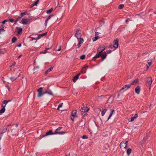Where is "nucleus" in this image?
Wrapping results in <instances>:
<instances>
[{"label":"nucleus","instance_id":"nucleus-1","mask_svg":"<svg viewBox=\"0 0 156 156\" xmlns=\"http://www.w3.org/2000/svg\"><path fill=\"white\" fill-rule=\"evenodd\" d=\"M105 49V46H100L98 49V53L94 56L93 59L95 60L97 58H99L101 55V52L103 51Z\"/></svg>","mask_w":156,"mask_h":156},{"label":"nucleus","instance_id":"nucleus-2","mask_svg":"<svg viewBox=\"0 0 156 156\" xmlns=\"http://www.w3.org/2000/svg\"><path fill=\"white\" fill-rule=\"evenodd\" d=\"M76 112L77 111L76 110H74L71 113V118L73 121H74V118H77V117Z\"/></svg>","mask_w":156,"mask_h":156},{"label":"nucleus","instance_id":"nucleus-3","mask_svg":"<svg viewBox=\"0 0 156 156\" xmlns=\"http://www.w3.org/2000/svg\"><path fill=\"white\" fill-rule=\"evenodd\" d=\"M62 127H58L57 129H55V132L53 133L54 134H58L59 135L61 134H63L65 133V132H59V130H61L62 129Z\"/></svg>","mask_w":156,"mask_h":156},{"label":"nucleus","instance_id":"nucleus-4","mask_svg":"<svg viewBox=\"0 0 156 156\" xmlns=\"http://www.w3.org/2000/svg\"><path fill=\"white\" fill-rule=\"evenodd\" d=\"M146 84L147 86L149 87V89H150V86L151 85L152 83V79L151 77H147L146 80Z\"/></svg>","mask_w":156,"mask_h":156},{"label":"nucleus","instance_id":"nucleus-5","mask_svg":"<svg viewBox=\"0 0 156 156\" xmlns=\"http://www.w3.org/2000/svg\"><path fill=\"white\" fill-rule=\"evenodd\" d=\"M43 88L42 87H41L37 90V91L38 92L37 97L39 98L41 97L43 95L45 94L44 92H43Z\"/></svg>","mask_w":156,"mask_h":156},{"label":"nucleus","instance_id":"nucleus-6","mask_svg":"<svg viewBox=\"0 0 156 156\" xmlns=\"http://www.w3.org/2000/svg\"><path fill=\"white\" fill-rule=\"evenodd\" d=\"M127 143L128 141H122L120 144V147L121 148H125L127 146Z\"/></svg>","mask_w":156,"mask_h":156},{"label":"nucleus","instance_id":"nucleus-7","mask_svg":"<svg viewBox=\"0 0 156 156\" xmlns=\"http://www.w3.org/2000/svg\"><path fill=\"white\" fill-rule=\"evenodd\" d=\"M119 40L117 39L114 40L113 41V46L114 48V50L118 48L119 45L118 44Z\"/></svg>","mask_w":156,"mask_h":156},{"label":"nucleus","instance_id":"nucleus-8","mask_svg":"<svg viewBox=\"0 0 156 156\" xmlns=\"http://www.w3.org/2000/svg\"><path fill=\"white\" fill-rule=\"evenodd\" d=\"M131 84H128V85H126L124 86L120 90V92H122V91L123 90H124V91H125L126 90L128 89V88H130L131 86Z\"/></svg>","mask_w":156,"mask_h":156},{"label":"nucleus","instance_id":"nucleus-9","mask_svg":"<svg viewBox=\"0 0 156 156\" xmlns=\"http://www.w3.org/2000/svg\"><path fill=\"white\" fill-rule=\"evenodd\" d=\"M9 126V125H7V126H4L3 128L2 132L0 133V134L3 136V134L4 133H5L8 127Z\"/></svg>","mask_w":156,"mask_h":156},{"label":"nucleus","instance_id":"nucleus-10","mask_svg":"<svg viewBox=\"0 0 156 156\" xmlns=\"http://www.w3.org/2000/svg\"><path fill=\"white\" fill-rule=\"evenodd\" d=\"M102 58L101 62H102L103 60L106 58L107 56L106 53L105 52H104L102 54L101 53V55L100 56Z\"/></svg>","mask_w":156,"mask_h":156},{"label":"nucleus","instance_id":"nucleus-11","mask_svg":"<svg viewBox=\"0 0 156 156\" xmlns=\"http://www.w3.org/2000/svg\"><path fill=\"white\" fill-rule=\"evenodd\" d=\"M80 34V30H77L75 34V36L78 39L81 36Z\"/></svg>","mask_w":156,"mask_h":156},{"label":"nucleus","instance_id":"nucleus-12","mask_svg":"<svg viewBox=\"0 0 156 156\" xmlns=\"http://www.w3.org/2000/svg\"><path fill=\"white\" fill-rule=\"evenodd\" d=\"M19 75H17L16 76H13L9 77V79L12 81L15 80L19 77Z\"/></svg>","mask_w":156,"mask_h":156},{"label":"nucleus","instance_id":"nucleus-13","mask_svg":"<svg viewBox=\"0 0 156 156\" xmlns=\"http://www.w3.org/2000/svg\"><path fill=\"white\" fill-rule=\"evenodd\" d=\"M95 37H93V38H92L93 41H96L99 38V37L98 36L99 34L97 32H95Z\"/></svg>","mask_w":156,"mask_h":156},{"label":"nucleus","instance_id":"nucleus-14","mask_svg":"<svg viewBox=\"0 0 156 156\" xmlns=\"http://www.w3.org/2000/svg\"><path fill=\"white\" fill-rule=\"evenodd\" d=\"M84 108V107H83V108H81V109H79V110H80L81 112H83L84 113V115H85L86 114L87 112L88 111L89 108H87L86 109H85Z\"/></svg>","mask_w":156,"mask_h":156},{"label":"nucleus","instance_id":"nucleus-15","mask_svg":"<svg viewBox=\"0 0 156 156\" xmlns=\"http://www.w3.org/2000/svg\"><path fill=\"white\" fill-rule=\"evenodd\" d=\"M29 20L27 19H23L21 20V23L23 25L27 24Z\"/></svg>","mask_w":156,"mask_h":156},{"label":"nucleus","instance_id":"nucleus-16","mask_svg":"<svg viewBox=\"0 0 156 156\" xmlns=\"http://www.w3.org/2000/svg\"><path fill=\"white\" fill-rule=\"evenodd\" d=\"M140 87L138 86L135 89V91L136 94H139L140 91Z\"/></svg>","mask_w":156,"mask_h":156},{"label":"nucleus","instance_id":"nucleus-17","mask_svg":"<svg viewBox=\"0 0 156 156\" xmlns=\"http://www.w3.org/2000/svg\"><path fill=\"white\" fill-rule=\"evenodd\" d=\"M53 16V15H49V16L46 19V20H45L44 24L46 26L47 25V24L48 23V21L50 19V18Z\"/></svg>","mask_w":156,"mask_h":156},{"label":"nucleus","instance_id":"nucleus-18","mask_svg":"<svg viewBox=\"0 0 156 156\" xmlns=\"http://www.w3.org/2000/svg\"><path fill=\"white\" fill-rule=\"evenodd\" d=\"M138 117V115L137 114H135L133 116V115H132L131 119L130 121L132 122L133 121H134L135 119L136 118H137Z\"/></svg>","mask_w":156,"mask_h":156},{"label":"nucleus","instance_id":"nucleus-19","mask_svg":"<svg viewBox=\"0 0 156 156\" xmlns=\"http://www.w3.org/2000/svg\"><path fill=\"white\" fill-rule=\"evenodd\" d=\"M1 23H0V25H1L2 26L0 27V34H1L2 33L4 32L5 30L4 29V27L3 25L1 24Z\"/></svg>","mask_w":156,"mask_h":156},{"label":"nucleus","instance_id":"nucleus-20","mask_svg":"<svg viewBox=\"0 0 156 156\" xmlns=\"http://www.w3.org/2000/svg\"><path fill=\"white\" fill-rule=\"evenodd\" d=\"M47 34V33H45L42 34H38V36L37 37V39H38L41 38V37L45 36Z\"/></svg>","mask_w":156,"mask_h":156},{"label":"nucleus","instance_id":"nucleus-21","mask_svg":"<svg viewBox=\"0 0 156 156\" xmlns=\"http://www.w3.org/2000/svg\"><path fill=\"white\" fill-rule=\"evenodd\" d=\"M2 107L3 108H2L0 110V113L1 114L4 113L5 111V105L3 106V104L2 105Z\"/></svg>","mask_w":156,"mask_h":156},{"label":"nucleus","instance_id":"nucleus-22","mask_svg":"<svg viewBox=\"0 0 156 156\" xmlns=\"http://www.w3.org/2000/svg\"><path fill=\"white\" fill-rule=\"evenodd\" d=\"M39 0H37L33 4L31 5H30V7L31 8L33 7L34 6H36L37 5Z\"/></svg>","mask_w":156,"mask_h":156},{"label":"nucleus","instance_id":"nucleus-23","mask_svg":"<svg viewBox=\"0 0 156 156\" xmlns=\"http://www.w3.org/2000/svg\"><path fill=\"white\" fill-rule=\"evenodd\" d=\"M132 149L131 148H128L126 151L127 154L128 156H129L131 153L132 152Z\"/></svg>","mask_w":156,"mask_h":156},{"label":"nucleus","instance_id":"nucleus-24","mask_svg":"<svg viewBox=\"0 0 156 156\" xmlns=\"http://www.w3.org/2000/svg\"><path fill=\"white\" fill-rule=\"evenodd\" d=\"M53 133H52V131L51 130H49L48 132H47L46 133L45 135L44 136H46L49 135H50L54 134Z\"/></svg>","mask_w":156,"mask_h":156},{"label":"nucleus","instance_id":"nucleus-25","mask_svg":"<svg viewBox=\"0 0 156 156\" xmlns=\"http://www.w3.org/2000/svg\"><path fill=\"white\" fill-rule=\"evenodd\" d=\"M44 93L45 94H50L51 95H53V94L52 91H51L50 90H49L48 91H46L44 92Z\"/></svg>","mask_w":156,"mask_h":156},{"label":"nucleus","instance_id":"nucleus-26","mask_svg":"<svg viewBox=\"0 0 156 156\" xmlns=\"http://www.w3.org/2000/svg\"><path fill=\"white\" fill-rule=\"evenodd\" d=\"M53 69V67H51L48 69L47 70L45 71V74H47L48 73L50 72L52 69Z\"/></svg>","mask_w":156,"mask_h":156},{"label":"nucleus","instance_id":"nucleus-27","mask_svg":"<svg viewBox=\"0 0 156 156\" xmlns=\"http://www.w3.org/2000/svg\"><path fill=\"white\" fill-rule=\"evenodd\" d=\"M26 13V12H23V13H21V16L19 17L16 20V21L15 22V23H16V22H17V21L19 20V19H20V18L21 17H23V15H25Z\"/></svg>","mask_w":156,"mask_h":156},{"label":"nucleus","instance_id":"nucleus-28","mask_svg":"<svg viewBox=\"0 0 156 156\" xmlns=\"http://www.w3.org/2000/svg\"><path fill=\"white\" fill-rule=\"evenodd\" d=\"M138 82V80L137 79H136L133 81L131 83L132 85H134L137 83Z\"/></svg>","mask_w":156,"mask_h":156},{"label":"nucleus","instance_id":"nucleus-29","mask_svg":"<svg viewBox=\"0 0 156 156\" xmlns=\"http://www.w3.org/2000/svg\"><path fill=\"white\" fill-rule=\"evenodd\" d=\"M115 112V110H112V111L111 112L108 118V119L107 120H108L111 118V117L112 116V114Z\"/></svg>","mask_w":156,"mask_h":156},{"label":"nucleus","instance_id":"nucleus-30","mask_svg":"<svg viewBox=\"0 0 156 156\" xmlns=\"http://www.w3.org/2000/svg\"><path fill=\"white\" fill-rule=\"evenodd\" d=\"M83 39L82 38H80V40L78 41V43L81 44L83 43Z\"/></svg>","mask_w":156,"mask_h":156},{"label":"nucleus","instance_id":"nucleus-31","mask_svg":"<svg viewBox=\"0 0 156 156\" xmlns=\"http://www.w3.org/2000/svg\"><path fill=\"white\" fill-rule=\"evenodd\" d=\"M50 48H46L45 50L44 51H42L40 52V54L41 53H43V54H45L46 53L48 52H49L48 51H47V50L49 49Z\"/></svg>","mask_w":156,"mask_h":156},{"label":"nucleus","instance_id":"nucleus-32","mask_svg":"<svg viewBox=\"0 0 156 156\" xmlns=\"http://www.w3.org/2000/svg\"><path fill=\"white\" fill-rule=\"evenodd\" d=\"M151 61L149 62V60L148 61V62H147L148 65H147V69H148L149 67L151 65Z\"/></svg>","mask_w":156,"mask_h":156},{"label":"nucleus","instance_id":"nucleus-33","mask_svg":"<svg viewBox=\"0 0 156 156\" xmlns=\"http://www.w3.org/2000/svg\"><path fill=\"white\" fill-rule=\"evenodd\" d=\"M53 10L52 8H51L50 9L47 11L46 13L48 14H50L51 13Z\"/></svg>","mask_w":156,"mask_h":156},{"label":"nucleus","instance_id":"nucleus-34","mask_svg":"<svg viewBox=\"0 0 156 156\" xmlns=\"http://www.w3.org/2000/svg\"><path fill=\"white\" fill-rule=\"evenodd\" d=\"M107 111L106 109H104L102 111H101V115L102 116H103L105 115V113Z\"/></svg>","mask_w":156,"mask_h":156},{"label":"nucleus","instance_id":"nucleus-35","mask_svg":"<svg viewBox=\"0 0 156 156\" xmlns=\"http://www.w3.org/2000/svg\"><path fill=\"white\" fill-rule=\"evenodd\" d=\"M22 28H19L17 30V33L19 34H20L22 33Z\"/></svg>","mask_w":156,"mask_h":156},{"label":"nucleus","instance_id":"nucleus-36","mask_svg":"<svg viewBox=\"0 0 156 156\" xmlns=\"http://www.w3.org/2000/svg\"><path fill=\"white\" fill-rule=\"evenodd\" d=\"M17 40V38L16 37H13L12 40V43L15 42Z\"/></svg>","mask_w":156,"mask_h":156},{"label":"nucleus","instance_id":"nucleus-37","mask_svg":"<svg viewBox=\"0 0 156 156\" xmlns=\"http://www.w3.org/2000/svg\"><path fill=\"white\" fill-rule=\"evenodd\" d=\"M78 78V77L76 76L74 77L73 78V81L74 82H75L76 81V80H77Z\"/></svg>","mask_w":156,"mask_h":156},{"label":"nucleus","instance_id":"nucleus-38","mask_svg":"<svg viewBox=\"0 0 156 156\" xmlns=\"http://www.w3.org/2000/svg\"><path fill=\"white\" fill-rule=\"evenodd\" d=\"M10 101V100L6 101L4 100L3 101L2 103H3V104H5L4 105H5V106L8 103V102Z\"/></svg>","mask_w":156,"mask_h":156},{"label":"nucleus","instance_id":"nucleus-39","mask_svg":"<svg viewBox=\"0 0 156 156\" xmlns=\"http://www.w3.org/2000/svg\"><path fill=\"white\" fill-rule=\"evenodd\" d=\"M62 105H63V103H60V104H59V105H58V107L57 108V110H59V108L62 107Z\"/></svg>","mask_w":156,"mask_h":156},{"label":"nucleus","instance_id":"nucleus-40","mask_svg":"<svg viewBox=\"0 0 156 156\" xmlns=\"http://www.w3.org/2000/svg\"><path fill=\"white\" fill-rule=\"evenodd\" d=\"M124 7V5L123 4H121L119 6V8L120 9H122Z\"/></svg>","mask_w":156,"mask_h":156},{"label":"nucleus","instance_id":"nucleus-41","mask_svg":"<svg viewBox=\"0 0 156 156\" xmlns=\"http://www.w3.org/2000/svg\"><path fill=\"white\" fill-rule=\"evenodd\" d=\"M9 20H5L3 21L2 23H1V24L2 25V24H5L6 22H8Z\"/></svg>","mask_w":156,"mask_h":156},{"label":"nucleus","instance_id":"nucleus-42","mask_svg":"<svg viewBox=\"0 0 156 156\" xmlns=\"http://www.w3.org/2000/svg\"><path fill=\"white\" fill-rule=\"evenodd\" d=\"M80 58L81 59H83L85 58V55H82L80 56Z\"/></svg>","mask_w":156,"mask_h":156},{"label":"nucleus","instance_id":"nucleus-43","mask_svg":"<svg viewBox=\"0 0 156 156\" xmlns=\"http://www.w3.org/2000/svg\"><path fill=\"white\" fill-rule=\"evenodd\" d=\"M82 138L83 139H87L88 138V137L85 135H83Z\"/></svg>","mask_w":156,"mask_h":156},{"label":"nucleus","instance_id":"nucleus-44","mask_svg":"<svg viewBox=\"0 0 156 156\" xmlns=\"http://www.w3.org/2000/svg\"><path fill=\"white\" fill-rule=\"evenodd\" d=\"M86 67H84L83 68H82V73H85L86 72V71L85 70H84V69H85Z\"/></svg>","mask_w":156,"mask_h":156},{"label":"nucleus","instance_id":"nucleus-45","mask_svg":"<svg viewBox=\"0 0 156 156\" xmlns=\"http://www.w3.org/2000/svg\"><path fill=\"white\" fill-rule=\"evenodd\" d=\"M81 44H79L78 43L77 45V46H76V48H79L81 46Z\"/></svg>","mask_w":156,"mask_h":156},{"label":"nucleus","instance_id":"nucleus-46","mask_svg":"<svg viewBox=\"0 0 156 156\" xmlns=\"http://www.w3.org/2000/svg\"><path fill=\"white\" fill-rule=\"evenodd\" d=\"M9 20V21L10 22L12 23L14 21V20L12 19H9V20Z\"/></svg>","mask_w":156,"mask_h":156},{"label":"nucleus","instance_id":"nucleus-47","mask_svg":"<svg viewBox=\"0 0 156 156\" xmlns=\"http://www.w3.org/2000/svg\"><path fill=\"white\" fill-rule=\"evenodd\" d=\"M61 46H59V48L56 50V51H59L61 50Z\"/></svg>","mask_w":156,"mask_h":156},{"label":"nucleus","instance_id":"nucleus-48","mask_svg":"<svg viewBox=\"0 0 156 156\" xmlns=\"http://www.w3.org/2000/svg\"><path fill=\"white\" fill-rule=\"evenodd\" d=\"M14 129H12V130H11V132L12 133V135H15L16 134H15V133L13 132V131H14Z\"/></svg>","mask_w":156,"mask_h":156},{"label":"nucleus","instance_id":"nucleus-49","mask_svg":"<svg viewBox=\"0 0 156 156\" xmlns=\"http://www.w3.org/2000/svg\"><path fill=\"white\" fill-rule=\"evenodd\" d=\"M16 62H14L13 63H12V65L10 66V67H12V66H14L16 64Z\"/></svg>","mask_w":156,"mask_h":156},{"label":"nucleus","instance_id":"nucleus-50","mask_svg":"<svg viewBox=\"0 0 156 156\" xmlns=\"http://www.w3.org/2000/svg\"><path fill=\"white\" fill-rule=\"evenodd\" d=\"M38 39H37V37H35V38H33L32 39V40H38Z\"/></svg>","mask_w":156,"mask_h":156},{"label":"nucleus","instance_id":"nucleus-51","mask_svg":"<svg viewBox=\"0 0 156 156\" xmlns=\"http://www.w3.org/2000/svg\"><path fill=\"white\" fill-rule=\"evenodd\" d=\"M110 47L112 48V49L113 48H114V47L113 46V45L112 44L110 45Z\"/></svg>","mask_w":156,"mask_h":156},{"label":"nucleus","instance_id":"nucleus-52","mask_svg":"<svg viewBox=\"0 0 156 156\" xmlns=\"http://www.w3.org/2000/svg\"><path fill=\"white\" fill-rule=\"evenodd\" d=\"M107 51L108 53H110L111 52H112V51L111 50H109Z\"/></svg>","mask_w":156,"mask_h":156},{"label":"nucleus","instance_id":"nucleus-53","mask_svg":"<svg viewBox=\"0 0 156 156\" xmlns=\"http://www.w3.org/2000/svg\"><path fill=\"white\" fill-rule=\"evenodd\" d=\"M21 46V43L19 44L18 45H17V46L18 47H20Z\"/></svg>","mask_w":156,"mask_h":156},{"label":"nucleus","instance_id":"nucleus-54","mask_svg":"<svg viewBox=\"0 0 156 156\" xmlns=\"http://www.w3.org/2000/svg\"><path fill=\"white\" fill-rule=\"evenodd\" d=\"M81 74V73H78L76 75V76H77V77H79V76H80V75Z\"/></svg>","mask_w":156,"mask_h":156},{"label":"nucleus","instance_id":"nucleus-55","mask_svg":"<svg viewBox=\"0 0 156 156\" xmlns=\"http://www.w3.org/2000/svg\"><path fill=\"white\" fill-rule=\"evenodd\" d=\"M3 53L1 50H0V55Z\"/></svg>","mask_w":156,"mask_h":156},{"label":"nucleus","instance_id":"nucleus-56","mask_svg":"<svg viewBox=\"0 0 156 156\" xmlns=\"http://www.w3.org/2000/svg\"><path fill=\"white\" fill-rule=\"evenodd\" d=\"M129 19H126V22L127 23V22L129 20Z\"/></svg>","mask_w":156,"mask_h":156},{"label":"nucleus","instance_id":"nucleus-57","mask_svg":"<svg viewBox=\"0 0 156 156\" xmlns=\"http://www.w3.org/2000/svg\"><path fill=\"white\" fill-rule=\"evenodd\" d=\"M39 66H36V67H34V69H37H37H38V68H39Z\"/></svg>","mask_w":156,"mask_h":156},{"label":"nucleus","instance_id":"nucleus-58","mask_svg":"<svg viewBox=\"0 0 156 156\" xmlns=\"http://www.w3.org/2000/svg\"><path fill=\"white\" fill-rule=\"evenodd\" d=\"M22 56V55H20V56L18 57V59H19Z\"/></svg>","mask_w":156,"mask_h":156},{"label":"nucleus","instance_id":"nucleus-59","mask_svg":"<svg viewBox=\"0 0 156 156\" xmlns=\"http://www.w3.org/2000/svg\"><path fill=\"white\" fill-rule=\"evenodd\" d=\"M18 126V124H16V127H17Z\"/></svg>","mask_w":156,"mask_h":156},{"label":"nucleus","instance_id":"nucleus-60","mask_svg":"<svg viewBox=\"0 0 156 156\" xmlns=\"http://www.w3.org/2000/svg\"><path fill=\"white\" fill-rule=\"evenodd\" d=\"M119 93L118 95V98H119Z\"/></svg>","mask_w":156,"mask_h":156},{"label":"nucleus","instance_id":"nucleus-61","mask_svg":"<svg viewBox=\"0 0 156 156\" xmlns=\"http://www.w3.org/2000/svg\"><path fill=\"white\" fill-rule=\"evenodd\" d=\"M154 12V13H155L156 14V12Z\"/></svg>","mask_w":156,"mask_h":156},{"label":"nucleus","instance_id":"nucleus-62","mask_svg":"<svg viewBox=\"0 0 156 156\" xmlns=\"http://www.w3.org/2000/svg\"><path fill=\"white\" fill-rule=\"evenodd\" d=\"M7 87L9 89V87L8 86Z\"/></svg>","mask_w":156,"mask_h":156},{"label":"nucleus","instance_id":"nucleus-63","mask_svg":"<svg viewBox=\"0 0 156 156\" xmlns=\"http://www.w3.org/2000/svg\"><path fill=\"white\" fill-rule=\"evenodd\" d=\"M2 26L1 25H0V27H2Z\"/></svg>","mask_w":156,"mask_h":156},{"label":"nucleus","instance_id":"nucleus-64","mask_svg":"<svg viewBox=\"0 0 156 156\" xmlns=\"http://www.w3.org/2000/svg\"><path fill=\"white\" fill-rule=\"evenodd\" d=\"M18 28V27H16V28Z\"/></svg>","mask_w":156,"mask_h":156}]
</instances>
